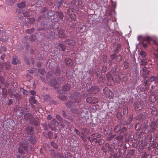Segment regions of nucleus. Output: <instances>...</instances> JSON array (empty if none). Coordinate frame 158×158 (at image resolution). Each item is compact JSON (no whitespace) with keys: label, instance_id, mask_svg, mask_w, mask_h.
Returning <instances> with one entry per match:
<instances>
[{"label":"nucleus","instance_id":"1","mask_svg":"<svg viewBox=\"0 0 158 158\" xmlns=\"http://www.w3.org/2000/svg\"><path fill=\"white\" fill-rule=\"evenodd\" d=\"M72 8H70L68 10V13L72 19L75 21L76 18V11L78 8L82 9L84 4L81 0H73L72 2Z\"/></svg>","mask_w":158,"mask_h":158},{"label":"nucleus","instance_id":"2","mask_svg":"<svg viewBox=\"0 0 158 158\" xmlns=\"http://www.w3.org/2000/svg\"><path fill=\"white\" fill-rule=\"evenodd\" d=\"M85 98L84 94L81 95L77 92H75L73 95H71L70 98L72 100H75L74 102H73L71 101H68L66 104L65 105L69 108L74 107L76 105V103H78L80 102L81 99H84Z\"/></svg>","mask_w":158,"mask_h":158},{"label":"nucleus","instance_id":"3","mask_svg":"<svg viewBox=\"0 0 158 158\" xmlns=\"http://www.w3.org/2000/svg\"><path fill=\"white\" fill-rule=\"evenodd\" d=\"M143 85L147 89H149V87L151 85L150 89L157 91L158 90V77H151L147 80H145Z\"/></svg>","mask_w":158,"mask_h":158},{"label":"nucleus","instance_id":"4","mask_svg":"<svg viewBox=\"0 0 158 158\" xmlns=\"http://www.w3.org/2000/svg\"><path fill=\"white\" fill-rule=\"evenodd\" d=\"M64 81V79L63 77H59L56 79H55L52 81L50 82V85L51 86H54L57 84H60L62 83Z\"/></svg>","mask_w":158,"mask_h":158},{"label":"nucleus","instance_id":"5","mask_svg":"<svg viewBox=\"0 0 158 158\" xmlns=\"http://www.w3.org/2000/svg\"><path fill=\"white\" fill-rule=\"evenodd\" d=\"M127 131V129L126 127H123L121 128L120 126L119 125L116 126L114 129V132L119 134H122Z\"/></svg>","mask_w":158,"mask_h":158},{"label":"nucleus","instance_id":"6","mask_svg":"<svg viewBox=\"0 0 158 158\" xmlns=\"http://www.w3.org/2000/svg\"><path fill=\"white\" fill-rule=\"evenodd\" d=\"M103 91L104 94L108 98H112L113 95V93L108 88H105L103 89Z\"/></svg>","mask_w":158,"mask_h":158},{"label":"nucleus","instance_id":"7","mask_svg":"<svg viewBox=\"0 0 158 158\" xmlns=\"http://www.w3.org/2000/svg\"><path fill=\"white\" fill-rule=\"evenodd\" d=\"M86 101L88 103L93 104L97 103L98 102V99L93 97L87 98L86 99Z\"/></svg>","mask_w":158,"mask_h":158},{"label":"nucleus","instance_id":"8","mask_svg":"<svg viewBox=\"0 0 158 158\" xmlns=\"http://www.w3.org/2000/svg\"><path fill=\"white\" fill-rule=\"evenodd\" d=\"M19 145L22 149L26 152L28 151V143L27 141L21 142Z\"/></svg>","mask_w":158,"mask_h":158},{"label":"nucleus","instance_id":"9","mask_svg":"<svg viewBox=\"0 0 158 158\" xmlns=\"http://www.w3.org/2000/svg\"><path fill=\"white\" fill-rule=\"evenodd\" d=\"M99 91L98 87L96 86H94L92 87L89 89V91L92 94L96 93Z\"/></svg>","mask_w":158,"mask_h":158},{"label":"nucleus","instance_id":"10","mask_svg":"<svg viewBox=\"0 0 158 158\" xmlns=\"http://www.w3.org/2000/svg\"><path fill=\"white\" fill-rule=\"evenodd\" d=\"M148 126H149L151 131H154L156 127V123L155 121H152L150 125Z\"/></svg>","mask_w":158,"mask_h":158},{"label":"nucleus","instance_id":"11","mask_svg":"<svg viewBox=\"0 0 158 158\" xmlns=\"http://www.w3.org/2000/svg\"><path fill=\"white\" fill-rule=\"evenodd\" d=\"M143 102L138 101L137 102L135 105V109L136 110H141L143 107Z\"/></svg>","mask_w":158,"mask_h":158},{"label":"nucleus","instance_id":"12","mask_svg":"<svg viewBox=\"0 0 158 158\" xmlns=\"http://www.w3.org/2000/svg\"><path fill=\"white\" fill-rule=\"evenodd\" d=\"M149 100L152 102L158 104V96L151 95L150 96Z\"/></svg>","mask_w":158,"mask_h":158},{"label":"nucleus","instance_id":"13","mask_svg":"<svg viewBox=\"0 0 158 158\" xmlns=\"http://www.w3.org/2000/svg\"><path fill=\"white\" fill-rule=\"evenodd\" d=\"M71 87L70 85L69 84H67L63 86L62 88V91L61 93H65L66 91H69Z\"/></svg>","mask_w":158,"mask_h":158},{"label":"nucleus","instance_id":"14","mask_svg":"<svg viewBox=\"0 0 158 158\" xmlns=\"http://www.w3.org/2000/svg\"><path fill=\"white\" fill-rule=\"evenodd\" d=\"M123 135H119L115 137L116 141L115 142L116 143H121L123 142Z\"/></svg>","mask_w":158,"mask_h":158},{"label":"nucleus","instance_id":"15","mask_svg":"<svg viewBox=\"0 0 158 158\" xmlns=\"http://www.w3.org/2000/svg\"><path fill=\"white\" fill-rule=\"evenodd\" d=\"M94 73L96 75L97 78L100 77L101 75V69L99 68L96 69Z\"/></svg>","mask_w":158,"mask_h":158},{"label":"nucleus","instance_id":"16","mask_svg":"<svg viewBox=\"0 0 158 158\" xmlns=\"http://www.w3.org/2000/svg\"><path fill=\"white\" fill-rule=\"evenodd\" d=\"M65 62L66 64L69 66H72L73 64V62L69 58H67L65 59Z\"/></svg>","mask_w":158,"mask_h":158},{"label":"nucleus","instance_id":"17","mask_svg":"<svg viewBox=\"0 0 158 158\" xmlns=\"http://www.w3.org/2000/svg\"><path fill=\"white\" fill-rule=\"evenodd\" d=\"M149 126L148 125H145L144 127L143 128V132L144 134H148L150 131H151Z\"/></svg>","mask_w":158,"mask_h":158},{"label":"nucleus","instance_id":"18","mask_svg":"<svg viewBox=\"0 0 158 158\" xmlns=\"http://www.w3.org/2000/svg\"><path fill=\"white\" fill-rule=\"evenodd\" d=\"M25 131L29 135L33 134V129L31 127H27L25 128Z\"/></svg>","mask_w":158,"mask_h":158},{"label":"nucleus","instance_id":"19","mask_svg":"<svg viewBox=\"0 0 158 158\" xmlns=\"http://www.w3.org/2000/svg\"><path fill=\"white\" fill-rule=\"evenodd\" d=\"M60 125L63 127H64L66 126L69 127L70 126V123L66 120H64L60 123Z\"/></svg>","mask_w":158,"mask_h":158},{"label":"nucleus","instance_id":"20","mask_svg":"<svg viewBox=\"0 0 158 158\" xmlns=\"http://www.w3.org/2000/svg\"><path fill=\"white\" fill-rule=\"evenodd\" d=\"M146 118V116L145 114H140L137 117V119L139 120L140 122L142 121Z\"/></svg>","mask_w":158,"mask_h":158},{"label":"nucleus","instance_id":"21","mask_svg":"<svg viewBox=\"0 0 158 158\" xmlns=\"http://www.w3.org/2000/svg\"><path fill=\"white\" fill-rule=\"evenodd\" d=\"M29 101L30 103L36 104L37 101L35 99V97L34 96H31L29 99Z\"/></svg>","mask_w":158,"mask_h":158},{"label":"nucleus","instance_id":"22","mask_svg":"<svg viewBox=\"0 0 158 158\" xmlns=\"http://www.w3.org/2000/svg\"><path fill=\"white\" fill-rule=\"evenodd\" d=\"M65 41L67 44L72 46H74L75 44V41L72 40H67Z\"/></svg>","mask_w":158,"mask_h":158},{"label":"nucleus","instance_id":"23","mask_svg":"<svg viewBox=\"0 0 158 158\" xmlns=\"http://www.w3.org/2000/svg\"><path fill=\"white\" fill-rule=\"evenodd\" d=\"M59 37L61 38H63L65 36V33L63 30H60L58 32Z\"/></svg>","mask_w":158,"mask_h":158},{"label":"nucleus","instance_id":"24","mask_svg":"<svg viewBox=\"0 0 158 158\" xmlns=\"http://www.w3.org/2000/svg\"><path fill=\"white\" fill-rule=\"evenodd\" d=\"M24 118L26 119L31 120L33 118V116L32 114L28 113L24 115Z\"/></svg>","mask_w":158,"mask_h":158},{"label":"nucleus","instance_id":"25","mask_svg":"<svg viewBox=\"0 0 158 158\" xmlns=\"http://www.w3.org/2000/svg\"><path fill=\"white\" fill-rule=\"evenodd\" d=\"M121 48V45L119 44H117L114 46V50L115 52H118Z\"/></svg>","mask_w":158,"mask_h":158},{"label":"nucleus","instance_id":"26","mask_svg":"<svg viewBox=\"0 0 158 158\" xmlns=\"http://www.w3.org/2000/svg\"><path fill=\"white\" fill-rule=\"evenodd\" d=\"M26 3L25 2H23L17 4V6L19 8H23L26 6Z\"/></svg>","mask_w":158,"mask_h":158},{"label":"nucleus","instance_id":"27","mask_svg":"<svg viewBox=\"0 0 158 158\" xmlns=\"http://www.w3.org/2000/svg\"><path fill=\"white\" fill-rule=\"evenodd\" d=\"M57 48L60 50H61L63 51H64L65 50V46L62 44H60L57 47Z\"/></svg>","mask_w":158,"mask_h":158},{"label":"nucleus","instance_id":"28","mask_svg":"<svg viewBox=\"0 0 158 158\" xmlns=\"http://www.w3.org/2000/svg\"><path fill=\"white\" fill-rule=\"evenodd\" d=\"M82 132L81 133V134L82 135H87L88 134L89 132V130L87 128H83L82 129Z\"/></svg>","mask_w":158,"mask_h":158},{"label":"nucleus","instance_id":"29","mask_svg":"<svg viewBox=\"0 0 158 158\" xmlns=\"http://www.w3.org/2000/svg\"><path fill=\"white\" fill-rule=\"evenodd\" d=\"M106 136L107 140H111L114 137V135H112L110 133L109 134H107V135H106Z\"/></svg>","mask_w":158,"mask_h":158},{"label":"nucleus","instance_id":"30","mask_svg":"<svg viewBox=\"0 0 158 158\" xmlns=\"http://www.w3.org/2000/svg\"><path fill=\"white\" fill-rule=\"evenodd\" d=\"M112 81H113L119 82L120 81L119 77L118 75H115L114 77L112 78Z\"/></svg>","mask_w":158,"mask_h":158},{"label":"nucleus","instance_id":"31","mask_svg":"<svg viewBox=\"0 0 158 158\" xmlns=\"http://www.w3.org/2000/svg\"><path fill=\"white\" fill-rule=\"evenodd\" d=\"M53 73L56 74H59L60 73V69L59 68H54L53 69L52 71Z\"/></svg>","mask_w":158,"mask_h":158},{"label":"nucleus","instance_id":"32","mask_svg":"<svg viewBox=\"0 0 158 158\" xmlns=\"http://www.w3.org/2000/svg\"><path fill=\"white\" fill-rule=\"evenodd\" d=\"M108 145H109V143H106L105 144L104 146L102 147V149L104 152L106 153L107 152V147Z\"/></svg>","mask_w":158,"mask_h":158},{"label":"nucleus","instance_id":"33","mask_svg":"<svg viewBox=\"0 0 158 158\" xmlns=\"http://www.w3.org/2000/svg\"><path fill=\"white\" fill-rule=\"evenodd\" d=\"M143 40L147 41L148 43L150 44V41L152 40V39L149 37H143L142 39Z\"/></svg>","mask_w":158,"mask_h":158},{"label":"nucleus","instance_id":"34","mask_svg":"<svg viewBox=\"0 0 158 158\" xmlns=\"http://www.w3.org/2000/svg\"><path fill=\"white\" fill-rule=\"evenodd\" d=\"M120 80L121 79L123 82H125L127 80V77L125 74H122L121 76L119 77Z\"/></svg>","mask_w":158,"mask_h":158},{"label":"nucleus","instance_id":"35","mask_svg":"<svg viewBox=\"0 0 158 158\" xmlns=\"http://www.w3.org/2000/svg\"><path fill=\"white\" fill-rule=\"evenodd\" d=\"M19 62V60L17 59L16 56H15L13 58L12 63L14 64H16Z\"/></svg>","mask_w":158,"mask_h":158},{"label":"nucleus","instance_id":"36","mask_svg":"<svg viewBox=\"0 0 158 158\" xmlns=\"http://www.w3.org/2000/svg\"><path fill=\"white\" fill-rule=\"evenodd\" d=\"M55 35V33L52 31H49L47 37L48 38L52 37V38H53Z\"/></svg>","mask_w":158,"mask_h":158},{"label":"nucleus","instance_id":"37","mask_svg":"<svg viewBox=\"0 0 158 158\" xmlns=\"http://www.w3.org/2000/svg\"><path fill=\"white\" fill-rule=\"evenodd\" d=\"M27 22L30 24H32L35 21V19L34 18H29L27 19Z\"/></svg>","mask_w":158,"mask_h":158},{"label":"nucleus","instance_id":"38","mask_svg":"<svg viewBox=\"0 0 158 158\" xmlns=\"http://www.w3.org/2000/svg\"><path fill=\"white\" fill-rule=\"evenodd\" d=\"M32 123L35 125H38L39 124L38 118H35L33 119Z\"/></svg>","mask_w":158,"mask_h":158},{"label":"nucleus","instance_id":"39","mask_svg":"<svg viewBox=\"0 0 158 158\" xmlns=\"http://www.w3.org/2000/svg\"><path fill=\"white\" fill-rule=\"evenodd\" d=\"M158 113V109H156V108L152 109V114L154 115H156Z\"/></svg>","mask_w":158,"mask_h":158},{"label":"nucleus","instance_id":"40","mask_svg":"<svg viewBox=\"0 0 158 158\" xmlns=\"http://www.w3.org/2000/svg\"><path fill=\"white\" fill-rule=\"evenodd\" d=\"M63 2V0H57L56 6L58 8L60 6L61 4Z\"/></svg>","mask_w":158,"mask_h":158},{"label":"nucleus","instance_id":"41","mask_svg":"<svg viewBox=\"0 0 158 158\" xmlns=\"http://www.w3.org/2000/svg\"><path fill=\"white\" fill-rule=\"evenodd\" d=\"M36 35H32L29 38V40L31 42H34L36 40Z\"/></svg>","mask_w":158,"mask_h":158},{"label":"nucleus","instance_id":"42","mask_svg":"<svg viewBox=\"0 0 158 158\" xmlns=\"http://www.w3.org/2000/svg\"><path fill=\"white\" fill-rule=\"evenodd\" d=\"M23 14L24 16L25 17H29L31 15L30 12L29 11L23 12Z\"/></svg>","mask_w":158,"mask_h":158},{"label":"nucleus","instance_id":"43","mask_svg":"<svg viewBox=\"0 0 158 158\" xmlns=\"http://www.w3.org/2000/svg\"><path fill=\"white\" fill-rule=\"evenodd\" d=\"M50 154L52 156L53 158L56 157V154L55 151L53 150H50Z\"/></svg>","mask_w":158,"mask_h":158},{"label":"nucleus","instance_id":"44","mask_svg":"<svg viewBox=\"0 0 158 158\" xmlns=\"http://www.w3.org/2000/svg\"><path fill=\"white\" fill-rule=\"evenodd\" d=\"M81 110H82L81 111V113H82V112L85 113V114H88V110L85 108H82L80 109Z\"/></svg>","mask_w":158,"mask_h":158},{"label":"nucleus","instance_id":"45","mask_svg":"<svg viewBox=\"0 0 158 158\" xmlns=\"http://www.w3.org/2000/svg\"><path fill=\"white\" fill-rule=\"evenodd\" d=\"M122 57L121 56L116 55L114 60L116 62H118L122 60Z\"/></svg>","mask_w":158,"mask_h":158},{"label":"nucleus","instance_id":"46","mask_svg":"<svg viewBox=\"0 0 158 158\" xmlns=\"http://www.w3.org/2000/svg\"><path fill=\"white\" fill-rule=\"evenodd\" d=\"M128 108L126 106L124 107L123 106V114L124 115L127 114L128 113Z\"/></svg>","mask_w":158,"mask_h":158},{"label":"nucleus","instance_id":"47","mask_svg":"<svg viewBox=\"0 0 158 158\" xmlns=\"http://www.w3.org/2000/svg\"><path fill=\"white\" fill-rule=\"evenodd\" d=\"M71 110L75 114L79 113L80 112H81V111H79L77 109L75 108H73L72 109H71Z\"/></svg>","mask_w":158,"mask_h":158},{"label":"nucleus","instance_id":"48","mask_svg":"<svg viewBox=\"0 0 158 158\" xmlns=\"http://www.w3.org/2000/svg\"><path fill=\"white\" fill-rule=\"evenodd\" d=\"M29 141H30L32 143L34 144L35 142V137L31 136L29 138Z\"/></svg>","mask_w":158,"mask_h":158},{"label":"nucleus","instance_id":"49","mask_svg":"<svg viewBox=\"0 0 158 158\" xmlns=\"http://www.w3.org/2000/svg\"><path fill=\"white\" fill-rule=\"evenodd\" d=\"M106 80V77H101V76L99 77L98 81L100 82H103Z\"/></svg>","mask_w":158,"mask_h":158},{"label":"nucleus","instance_id":"50","mask_svg":"<svg viewBox=\"0 0 158 158\" xmlns=\"http://www.w3.org/2000/svg\"><path fill=\"white\" fill-rule=\"evenodd\" d=\"M57 14L59 18L60 19H63L64 16H63V13L61 12H58L57 13Z\"/></svg>","mask_w":158,"mask_h":158},{"label":"nucleus","instance_id":"51","mask_svg":"<svg viewBox=\"0 0 158 158\" xmlns=\"http://www.w3.org/2000/svg\"><path fill=\"white\" fill-rule=\"evenodd\" d=\"M34 29L32 28L30 29H28L26 30L27 33L29 34H31L34 31Z\"/></svg>","mask_w":158,"mask_h":158},{"label":"nucleus","instance_id":"52","mask_svg":"<svg viewBox=\"0 0 158 158\" xmlns=\"http://www.w3.org/2000/svg\"><path fill=\"white\" fill-rule=\"evenodd\" d=\"M146 156L148 157H149V158H151L150 156L148 154L147 155L146 153L145 152H143L141 155V157L142 158H145Z\"/></svg>","mask_w":158,"mask_h":158},{"label":"nucleus","instance_id":"53","mask_svg":"<svg viewBox=\"0 0 158 158\" xmlns=\"http://www.w3.org/2000/svg\"><path fill=\"white\" fill-rule=\"evenodd\" d=\"M40 73L42 75H44L46 73V71L44 69H40L38 70Z\"/></svg>","mask_w":158,"mask_h":158},{"label":"nucleus","instance_id":"54","mask_svg":"<svg viewBox=\"0 0 158 158\" xmlns=\"http://www.w3.org/2000/svg\"><path fill=\"white\" fill-rule=\"evenodd\" d=\"M51 144L55 148L57 149L58 148V146L57 144L53 141H52L51 143Z\"/></svg>","mask_w":158,"mask_h":158},{"label":"nucleus","instance_id":"55","mask_svg":"<svg viewBox=\"0 0 158 158\" xmlns=\"http://www.w3.org/2000/svg\"><path fill=\"white\" fill-rule=\"evenodd\" d=\"M106 77L107 78V79L108 81H110L111 80H112V78L111 77V75L110 73H108L106 75Z\"/></svg>","mask_w":158,"mask_h":158},{"label":"nucleus","instance_id":"56","mask_svg":"<svg viewBox=\"0 0 158 158\" xmlns=\"http://www.w3.org/2000/svg\"><path fill=\"white\" fill-rule=\"evenodd\" d=\"M67 114V113H66L65 111L64 110L62 111V115L66 118H69V116H68Z\"/></svg>","mask_w":158,"mask_h":158},{"label":"nucleus","instance_id":"57","mask_svg":"<svg viewBox=\"0 0 158 158\" xmlns=\"http://www.w3.org/2000/svg\"><path fill=\"white\" fill-rule=\"evenodd\" d=\"M107 151L111 152H114V150L112 147L110 146L109 144V145L108 146Z\"/></svg>","mask_w":158,"mask_h":158},{"label":"nucleus","instance_id":"58","mask_svg":"<svg viewBox=\"0 0 158 158\" xmlns=\"http://www.w3.org/2000/svg\"><path fill=\"white\" fill-rule=\"evenodd\" d=\"M52 75L51 74H50V73H48L46 76V78L47 79L51 78L52 77Z\"/></svg>","mask_w":158,"mask_h":158},{"label":"nucleus","instance_id":"59","mask_svg":"<svg viewBox=\"0 0 158 158\" xmlns=\"http://www.w3.org/2000/svg\"><path fill=\"white\" fill-rule=\"evenodd\" d=\"M124 66L126 69H128L129 67V63L126 61H125L124 63Z\"/></svg>","mask_w":158,"mask_h":158},{"label":"nucleus","instance_id":"60","mask_svg":"<svg viewBox=\"0 0 158 158\" xmlns=\"http://www.w3.org/2000/svg\"><path fill=\"white\" fill-rule=\"evenodd\" d=\"M91 136L93 137H95L96 138H99L100 137L101 135L99 134L96 133L95 134H93Z\"/></svg>","mask_w":158,"mask_h":158},{"label":"nucleus","instance_id":"61","mask_svg":"<svg viewBox=\"0 0 158 158\" xmlns=\"http://www.w3.org/2000/svg\"><path fill=\"white\" fill-rule=\"evenodd\" d=\"M28 39V37L27 36H25L22 39V42L23 43L25 44L27 43Z\"/></svg>","mask_w":158,"mask_h":158},{"label":"nucleus","instance_id":"62","mask_svg":"<svg viewBox=\"0 0 158 158\" xmlns=\"http://www.w3.org/2000/svg\"><path fill=\"white\" fill-rule=\"evenodd\" d=\"M141 126L140 125L139 123L136 124L135 126V129L136 130H139Z\"/></svg>","mask_w":158,"mask_h":158},{"label":"nucleus","instance_id":"63","mask_svg":"<svg viewBox=\"0 0 158 158\" xmlns=\"http://www.w3.org/2000/svg\"><path fill=\"white\" fill-rule=\"evenodd\" d=\"M102 60L104 62L106 63L107 62V57L106 55H104L102 56Z\"/></svg>","mask_w":158,"mask_h":158},{"label":"nucleus","instance_id":"64","mask_svg":"<svg viewBox=\"0 0 158 158\" xmlns=\"http://www.w3.org/2000/svg\"><path fill=\"white\" fill-rule=\"evenodd\" d=\"M60 98L61 100L64 101H66L67 99V97L66 96L63 95L60 96Z\"/></svg>","mask_w":158,"mask_h":158}]
</instances>
